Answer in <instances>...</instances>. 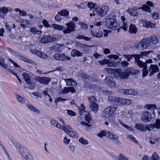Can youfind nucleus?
I'll return each instance as SVG.
<instances>
[{
	"label": "nucleus",
	"mask_w": 160,
	"mask_h": 160,
	"mask_svg": "<svg viewBox=\"0 0 160 160\" xmlns=\"http://www.w3.org/2000/svg\"><path fill=\"white\" fill-rule=\"evenodd\" d=\"M106 26L112 30H115L119 28L120 26L117 25L116 16L114 13H110L107 16L106 19Z\"/></svg>",
	"instance_id": "f257e3e1"
},
{
	"label": "nucleus",
	"mask_w": 160,
	"mask_h": 160,
	"mask_svg": "<svg viewBox=\"0 0 160 160\" xmlns=\"http://www.w3.org/2000/svg\"><path fill=\"white\" fill-rule=\"evenodd\" d=\"M97 136L100 138L106 137L108 139L113 141L114 143L116 144H118L119 142L118 139V136L114 134L112 132L108 130H102L97 134Z\"/></svg>",
	"instance_id": "f03ea898"
},
{
	"label": "nucleus",
	"mask_w": 160,
	"mask_h": 160,
	"mask_svg": "<svg viewBox=\"0 0 160 160\" xmlns=\"http://www.w3.org/2000/svg\"><path fill=\"white\" fill-rule=\"evenodd\" d=\"M142 9L143 11H145L150 13L151 12V10L147 5H143L142 7L137 8L135 6H133L131 9H128L127 10V12L131 15L136 16L138 15V14L137 12L138 9Z\"/></svg>",
	"instance_id": "7ed1b4c3"
},
{
	"label": "nucleus",
	"mask_w": 160,
	"mask_h": 160,
	"mask_svg": "<svg viewBox=\"0 0 160 160\" xmlns=\"http://www.w3.org/2000/svg\"><path fill=\"white\" fill-rule=\"evenodd\" d=\"M109 10V8L107 6H103L101 8L97 6L94 8V11L98 15L103 17L107 14Z\"/></svg>",
	"instance_id": "20e7f679"
},
{
	"label": "nucleus",
	"mask_w": 160,
	"mask_h": 160,
	"mask_svg": "<svg viewBox=\"0 0 160 160\" xmlns=\"http://www.w3.org/2000/svg\"><path fill=\"white\" fill-rule=\"evenodd\" d=\"M66 27H64L62 32L64 34L70 33L71 32L75 31L76 25L74 22L70 21L66 24Z\"/></svg>",
	"instance_id": "39448f33"
},
{
	"label": "nucleus",
	"mask_w": 160,
	"mask_h": 160,
	"mask_svg": "<svg viewBox=\"0 0 160 160\" xmlns=\"http://www.w3.org/2000/svg\"><path fill=\"white\" fill-rule=\"evenodd\" d=\"M22 75L24 79L27 84L29 85V88L33 89L35 88L36 84L34 80L31 79L29 75L26 72H23Z\"/></svg>",
	"instance_id": "423d86ee"
},
{
	"label": "nucleus",
	"mask_w": 160,
	"mask_h": 160,
	"mask_svg": "<svg viewBox=\"0 0 160 160\" xmlns=\"http://www.w3.org/2000/svg\"><path fill=\"white\" fill-rule=\"evenodd\" d=\"M150 39L148 38H144L139 42L137 46V48L138 50H143L150 47Z\"/></svg>",
	"instance_id": "0eeeda50"
},
{
	"label": "nucleus",
	"mask_w": 160,
	"mask_h": 160,
	"mask_svg": "<svg viewBox=\"0 0 160 160\" xmlns=\"http://www.w3.org/2000/svg\"><path fill=\"white\" fill-rule=\"evenodd\" d=\"M117 108L116 105H111L105 108L103 111V114L106 117H110L113 112L116 111Z\"/></svg>",
	"instance_id": "6e6552de"
},
{
	"label": "nucleus",
	"mask_w": 160,
	"mask_h": 160,
	"mask_svg": "<svg viewBox=\"0 0 160 160\" xmlns=\"http://www.w3.org/2000/svg\"><path fill=\"white\" fill-rule=\"evenodd\" d=\"M57 40L56 38L52 37L49 35H43L40 42L43 43H48L55 42Z\"/></svg>",
	"instance_id": "1a4fd4ad"
},
{
	"label": "nucleus",
	"mask_w": 160,
	"mask_h": 160,
	"mask_svg": "<svg viewBox=\"0 0 160 160\" xmlns=\"http://www.w3.org/2000/svg\"><path fill=\"white\" fill-rule=\"evenodd\" d=\"M65 47L63 44L56 43L54 45L49 47L50 49L55 52H59L62 51Z\"/></svg>",
	"instance_id": "9d476101"
},
{
	"label": "nucleus",
	"mask_w": 160,
	"mask_h": 160,
	"mask_svg": "<svg viewBox=\"0 0 160 160\" xmlns=\"http://www.w3.org/2000/svg\"><path fill=\"white\" fill-rule=\"evenodd\" d=\"M35 80L43 84H48L51 80L50 78L46 77H36Z\"/></svg>",
	"instance_id": "9b49d317"
},
{
	"label": "nucleus",
	"mask_w": 160,
	"mask_h": 160,
	"mask_svg": "<svg viewBox=\"0 0 160 160\" xmlns=\"http://www.w3.org/2000/svg\"><path fill=\"white\" fill-rule=\"evenodd\" d=\"M54 58L57 60L62 61H65V60H70L71 59L70 58L66 56L65 54L62 53H56L54 55Z\"/></svg>",
	"instance_id": "f8f14e48"
},
{
	"label": "nucleus",
	"mask_w": 160,
	"mask_h": 160,
	"mask_svg": "<svg viewBox=\"0 0 160 160\" xmlns=\"http://www.w3.org/2000/svg\"><path fill=\"white\" fill-rule=\"evenodd\" d=\"M140 56L139 55L135 58V63L140 68H142L144 70L147 69V63L143 62L140 60Z\"/></svg>",
	"instance_id": "ddd939ff"
},
{
	"label": "nucleus",
	"mask_w": 160,
	"mask_h": 160,
	"mask_svg": "<svg viewBox=\"0 0 160 160\" xmlns=\"http://www.w3.org/2000/svg\"><path fill=\"white\" fill-rule=\"evenodd\" d=\"M148 71L149 72V76H152L155 73L158 72L159 71V69L158 65L151 64L148 68Z\"/></svg>",
	"instance_id": "4468645a"
},
{
	"label": "nucleus",
	"mask_w": 160,
	"mask_h": 160,
	"mask_svg": "<svg viewBox=\"0 0 160 160\" xmlns=\"http://www.w3.org/2000/svg\"><path fill=\"white\" fill-rule=\"evenodd\" d=\"M63 128L64 129H62V130L66 132L70 137H74L76 134V132L74 131L71 127L69 125L64 126Z\"/></svg>",
	"instance_id": "2eb2a0df"
},
{
	"label": "nucleus",
	"mask_w": 160,
	"mask_h": 160,
	"mask_svg": "<svg viewBox=\"0 0 160 160\" xmlns=\"http://www.w3.org/2000/svg\"><path fill=\"white\" fill-rule=\"evenodd\" d=\"M151 118V114L148 112L146 111L142 113L141 119L143 122H147L150 121Z\"/></svg>",
	"instance_id": "dca6fc26"
},
{
	"label": "nucleus",
	"mask_w": 160,
	"mask_h": 160,
	"mask_svg": "<svg viewBox=\"0 0 160 160\" xmlns=\"http://www.w3.org/2000/svg\"><path fill=\"white\" fill-rule=\"evenodd\" d=\"M117 74L118 76L122 79H127L129 76V74L127 72H121V69H118L117 71L115 72V74Z\"/></svg>",
	"instance_id": "f3484780"
},
{
	"label": "nucleus",
	"mask_w": 160,
	"mask_h": 160,
	"mask_svg": "<svg viewBox=\"0 0 160 160\" xmlns=\"http://www.w3.org/2000/svg\"><path fill=\"white\" fill-rule=\"evenodd\" d=\"M70 92L72 93H74L75 92V90L72 87H65L62 89H61L59 91V94H66L69 93Z\"/></svg>",
	"instance_id": "a211bd4d"
},
{
	"label": "nucleus",
	"mask_w": 160,
	"mask_h": 160,
	"mask_svg": "<svg viewBox=\"0 0 160 160\" xmlns=\"http://www.w3.org/2000/svg\"><path fill=\"white\" fill-rule=\"evenodd\" d=\"M16 57L18 58L19 59L22 61H23L28 63H31L32 61L31 60L28 58L24 55H22L19 53H18Z\"/></svg>",
	"instance_id": "6ab92c4d"
},
{
	"label": "nucleus",
	"mask_w": 160,
	"mask_h": 160,
	"mask_svg": "<svg viewBox=\"0 0 160 160\" xmlns=\"http://www.w3.org/2000/svg\"><path fill=\"white\" fill-rule=\"evenodd\" d=\"M142 22L143 26L145 28H154L155 26V24L151 23V22L148 21L146 20H142Z\"/></svg>",
	"instance_id": "aec40b11"
},
{
	"label": "nucleus",
	"mask_w": 160,
	"mask_h": 160,
	"mask_svg": "<svg viewBox=\"0 0 160 160\" xmlns=\"http://www.w3.org/2000/svg\"><path fill=\"white\" fill-rule=\"evenodd\" d=\"M90 107L92 111L95 113L97 112L98 110L99 106L94 101L90 102Z\"/></svg>",
	"instance_id": "412c9836"
},
{
	"label": "nucleus",
	"mask_w": 160,
	"mask_h": 160,
	"mask_svg": "<svg viewBox=\"0 0 160 160\" xmlns=\"http://www.w3.org/2000/svg\"><path fill=\"white\" fill-rule=\"evenodd\" d=\"M64 81L66 82L67 86H74L77 85L76 82L72 78L65 79Z\"/></svg>",
	"instance_id": "4be33fe9"
},
{
	"label": "nucleus",
	"mask_w": 160,
	"mask_h": 160,
	"mask_svg": "<svg viewBox=\"0 0 160 160\" xmlns=\"http://www.w3.org/2000/svg\"><path fill=\"white\" fill-rule=\"evenodd\" d=\"M50 123L54 127H56L62 130L64 129L63 128L64 126H62L60 123H59L57 121L54 119L51 120L50 121Z\"/></svg>",
	"instance_id": "5701e85b"
},
{
	"label": "nucleus",
	"mask_w": 160,
	"mask_h": 160,
	"mask_svg": "<svg viewBox=\"0 0 160 160\" xmlns=\"http://www.w3.org/2000/svg\"><path fill=\"white\" fill-rule=\"evenodd\" d=\"M121 19L122 21L123 25L119 27V29L122 28L124 31H127L128 29V25L126 21V19L124 16H122Z\"/></svg>",
	"instance_id": "b1692460"
},
{
	"label": "nucleus",
	"mask_w": 160,
	"mask_h": 160,
	"mask_svg": "<svg viewBox=\"0 0 160 160\" xmlns=\"http://www.w3.org/2000/svg\"><path fill=\"white\" fill-rule=\"evenodd\" d=\"M71 54V55L73 57H80L82 56L83 55L82 52L75 49L72 50Z\"/></svg>",
	"instance_id": "393cba45"
},
{
	"label": "nucleus",
	"mask_w": 160,
	"mask_h": 160,
	"mask_svg": "<svg viewBox=\"0 0 160 160\" xmlns=\"http://www.w3.org/2000/svg\"><path fill=\"white\" fill-rule=\"evenodd\" d=\"M138 31V29L134 24H131L129 28L128 32L130 34H135Z\"/></svg>",
	"instance_id": "a878e982"
},
{
	"label": "nucleus",
	"mask_w": 160,
	"mask_h": 160,
	"mask_svg": "<svg viewBox=\"0 0 160 160\" xmlns=\"http://www.w3.org/2000/svg\"><path fill=\"white\" fill-rule=\"evenodd\" d=\"M26 105L27 107L31 110L36 112L37 113H40L39 110L37 109L31 104L29 103H26Z\"/></svg>",
	"instance_id": "bb28decb"
},
{
	"label": "nucleus",
	"mask_w": 160,
	"mask_h": 160,
	"mask_svg": "<svg viewBox=\"0 0 160 160\" xmlns=\"http://www.w3.org/2000/svg\"><path fill=\"white\" fill-rule=\"evenodd\" d=\"M91 34L94 37H95L98 38H100L102 37L103 33L102 32L98 31V32H94L92 30L90 32Z\"/></svg>",
	"instance_id": "cd10ccee"
},
{
	"label": "nucleus",
	"mask_w": 160,
	"mask_h": 160,
	"mask_svg": "<svg viewBox=\"0 0 160 160\" xmlns=\"http://www.w3.org/2000/svg\"><path fill=\"white\" fill-rule=\"evenodd\" d=\"M122 92L123 93L126 94L135 95V92L132 89H122Z\"/></svg>",
	"instance_id": "c85d7f7f"
},
{
	"label": "nucleus",
	"mask_w": 160,
	"mask_h": 160,
	"mask_svg": "<svg viewBox=\"0 0 160 160\" xmlns=\"http://www.w3.org/2000/svg\"><path fill=\"white\" fill-rule=\"evenodd\" d=\"M105 82H106V81H108L106 83L107 85L109 86L111 88H114L115 86V84L114 82H112L111 80H110L108 79V77H106L104 80Z\"/></svg>",
	"instance_id": "c756f323"
},
{
	"label": "nucleus",
	"mask_w": 160,
	"mask_h": 160,
	"mask_svg": "<svg viewBox=\"0 0 160 160\" xmlns=\"http://www.w3.org/2000/svg\"><path fill=\"white\" fill-rule=\"evenodd\" d=\"M138 54H132V55H125L123 54V56L127 59V60L128 62H130V60L132 59V58H135H135L138 56Z\"/></svg>",
	"instance_id": "7c9ffc66"
},
{
	"label": "nucleus",
	"mask_w": 160,
	"mask_h": 160,
	"mask_svg": "<svg viewBox=\"0 0 160 160\" xmlns=\"http://www.w3.org/2000/svg\"><path fill=\"white\" fill-rule=\"evenodd\" d=\"M135 128L141 131H146L147 129L142 124H136Z\"/></svg>",
	"instance_id": "2f4dec72"
},
{
	"label": "nucleus",
	"mask_w": 160,
	"mask_h": 160,
	"mask_svg": "<svg viewBox=\"0 0 160 160\" xmlns=\"http://www.w3.org/2000/svg\"><path fill=\"white\" fill-rule=\"evenodd\" d=\"M18 147L19 152L22 155V156H23V155L24 154H25V153L27 152L26 148L22 147L20 144L18 145Z\"/></svg>",
	"instance_id": "473e14b6"
},
{
	"label": "nucleus",
	"mask_w": 160,
	"mask_h": 160,
	"mask_svg": "<svg viewBox=\"0 0 160 160\" xmlns=\"http://www.w3.org/2000/svg\"><path fill=\"white\" fill-rule=\"evenodd\" d=\"M58 14H59L60 16L65 17L68 16L69 15V12L67 10L64 9L58 12Z\"/></svg>",
	"instance_id": "72a5a7b5"
},
{
	"label": "nucleus",
	"mask_w": 160,
	"mask_h": 160,
	"mask_svg": "<svg viewBox=\"0 0 160 160\" xmlns=\"http://www.w3.org/2000/svg\"><path fill=\"white\" fill-rule=\"evenodd\" d=\"M150 39V43L156 45L158 42V38L154 36H152L148 38Z\"/></svg>",
	"instance_id": "f704fd0d"
},
{
	"label": "nucleus",
	"mask_w": 160,
	"mask_h": 160,
	"mask_svg": "<svg viewBox=\"0 0 160 160\" xmlns=\"http://www.w3.org/2000/svg\"><path fill=\"white\" fill-rule=\"evenodd\" d=\"M49 102L48 103L49 106L52 108L54 107H57L58 102L59 101H49Z\"/></svg>",
	"instance_id": "c9c22d12"
},
{
	"label": "nucleus",
	"mask_w": 160,
	"mask_h": 160,
	"mask_svg": "<svg viewBox=\"0 0 160 160\" xmlns=\"http://www.w3.org/2000/svg\"><path fill=\"white\" fill-rule=\"evenodd\" d=\"M76 38L78 39H83L85 40L86 41H89L91 39V38L89 37L80 34L78 35L76 37Z\"/></svg>",
	"instance_id": "e433bc0d"
},
{
	"label": "nucleus",
	"mask_w": 160,
	"mask_h": 160,
	"mask_svg": "<svg viewBox=\"0 0 160 160\" xmlns=\"http://www.w3.org/2000/svg\"><path fill=\"white\" fill-rule=\"evenodd\" d=\"M145 107L148 110H153L157 109L156 106L155 104H147L145 105Z\"/></svg>",
	"instance_id": "4c0bfd02"
},
{
	"label": "nucleus",
	"mask_w": 160,
	"mask_h": 160,
	"mask_svg": "<svg viewBox=\"0 0 160 160\" xmlns=\"http://www.w3.org/2000/svg\"><path fill=\"white\" fill-rule=\"evenodd\" d=\"M52 27L54 29L59 30H63V27L61 25H59L56 24H52V25L51 27Z\"/></svg>",
	"instance_id": "58836bf2"
},
{
	"label": "nucleus",
	"mask_w": 160,
	"mask_h": 160,
	"mask_svg": "<svg viewBox=\"0 0 160 160\" xmlns=\"http://www.w3.org/2000/svg\"><path fill=\"white\" fill-rule=\"evenodd\" d=\"M0 9L1 10L2 13L4 15V17L5 16L8 12L12 11L11 9L8 10V8L6 7H2L0 8Z\"/></svg>",
	"instance_id": "ea45409f"
},
{
	"label": "nucleus",
	"mask_w": 160,
	"mask_h": 160,
	"mask_svg": "<svg viewBox=\"0 0 160 160\" xmlns=\"http://www.w3.org/2000/svg\"><path fill=\"white\" fill-rule=\"evenodd\" d=\"M93 47V45H87L84 44L82 49V50L83 52H86L89 51L90 47Z\"/></svg>",
	"instance_id": "a19ab883"
},
{
	"label": "nucleus",
	"mask_w": 160,
	"mask_h": 160,
	"mask_svg": "<svg viewBox=\"0 0 160 160\" xmlns=\"http://www.w3.org/2000/svg\"><path fill=\"white\" fill-rule=\"evenodd\" d=\"M29 23L30 21H29L23 20L22 22L21 26L24 28H25L28 27V26L29 24Z\"/></svg>",
	"instance_id": "79ce46f5"
},
{
	"label": "nucleus",
	"mask_w": 160,
	"mask_h": 160,
	"mask_svg": "<svg viewBox=\"0 0 160 160\" xmlns=\"http://www.w3.org/2000/svg\"><path fill=\"white\" fill-rule=\"evenodd\" d=\"M37 56L42 58L47 59L48 56L47 55L44 53L38 51V52L37 53Z\"/></svg>",
	"instance_id": "37998d69"
},
{
	"label": "nucleus",
	"mask_w": 160,
	"mask_h": 160,
	"mask_svg": "<svg viewBox=\"0 0 160 160\" xmlns=\"http://www.w3.org/2000/svg\"><path fill=\"white\" fill-rule=\"evenodd\" d=\"M117 103H119L120 105H129L131 103V101H117Z\"/></svg>",
	"instance_id": "c03bdc74"
},
{
	"label": "nucleus",
	"mask_w": 160,
	"mask_h": 160,
	"mask_svg": "<svg viewBox=\"0 0 160 160\" xmlns=\"http://www.w3.org/2000/svg\"><path fill=\"white\" fill-rule=\"evenodd\" d=\"M30 32L33 34L37 33L39 35L41 33V31L38 30L36 28H32L30 30Z\"/></svg>",
	"instance_id": "a18cd8bd"
},
{
	"label": "nucleus",
	"mask_w": 160,
	"mask_h": 160,
	"mask_svg": "<svg viewBox=\"0 0 160 160\" xmlns=\"http://www.w3.org/2000/svg\"><path fill=\"white\" fill-rule=\"evenodd\" d=\"M83 44L84 43H81L78 41H76L74 43L75 47L79 49H82Z\"/></svg>",
	"instance_id": "49530a36"
},
{
	"label": "nucleus",
	"mask_w": 160,
	"mask_h": 160,
	"mask_svg": "<svg viewBox=\"0 0 160 160\" xmlns=\"http://www.w3.org/2000/svg\"><path fill=\"white\" fill-rule=\"evenodd\" d=\"M159 157L157 154L155 152L153 153L152 158H150L149 160H159Z\"/></svg>",
	"instance_id": "de8ad7c7"
},
{
	"label": "nucleus",
	"mask_w": 160,
	"mask_h": 160,
	"mask_svg": "<svg viewBox=\"0 0 160 160\" xmlns=\"http://www.w3.org/2000/svg\"><path fill=\"white\" fill-rule=\"evenodd\" d=\"M96 4L95 3H94L93 2H88L87 4V6H88V7L90 8V10H91L92 8H95L96 7Z\"/></svg>",
	"instance_id": "09e8293b"
},
{
	"label": "nucleus",
	"mask_w": 160,
	"mask_h": 160,
	"mask_svg": "<svg viewBox=\"0 0 160 160\" xmlns=\"http://www.w3.org/2000/svg\"><path fill=\"white\" fill-rule=\"evenodd\" d=\"M7 49L8 52L15 57H16L17 55L18 54V53L9 48H8Z\"/></svg>",
	"instance_id": "8fccbe9b"
},
{
	"label": "nucleus",
	"mask_w": 160,
	"mask_h": 160,
	"mask_svg": "<svg viewBox=\"0 0 160 160\" xmlns=\"http://www.w3.org/2000/svg\"><path fill=\"white\" fill-rule=\"evenodd\" d=\"M48 89L47 88H45L43 91V94L47 96V98L49 99V100H52L50 95L48 94Z\"/></svg>",
	"instance_id": "3c124183"
},
{
	"label": "nucleus",
	"mask_w": 160,
	"mask_h": 160,
	"mask_svg": "<svg viewBox=\"0 0 160 160\" xmlns=\"http://www.w3.org/2000/svg\"><path fill=\"white\" fill-rule=\"evenodd\" d=\"M128 138L130 139L133 142L137 144L138 143V141L132 135H129Z\"/></svg>",
	"instance_id": "603ef678"
},
{
	"label": "nucleus",
	"mask_w": 160,
	"mask_h": 160,
	"mask_svg": "<svg viewBox=\"0 0 160 160\" xmlns=\"http://www.w3.org/2000/svg\"><path fill=\"white\" fill-rule=\"evenodd\" d=\"M85 120L88 123L90 122V121L92 120V118L89 113H88L87 114L85 115Z\"/></svg>",
	"instance_id": "864d4df0"
},
{
	"label": "nucleus",
	"mask_w": 160,
	"mask_h": 160,
	"mask_svg": "<svg viewBox=\"0 0 160 160\" xmlns=\"http://www.w3.org/2000/svg\"><path fill=\"white\" fill-rule=\"evenodd\" d=\"M79 141L80 143L84 145H87L88 143V141L87 140L84 139L82 137L79 139Z\"/></svg>",
	"instance_id": "5fc2aeb1"
},
{
	"label": "nucleus",
	"mask_w": 160,
	"mask_h": 160,
	"mask_svg": "<svg viewBox=\"0 0 160 160\" xmlns=\"http://www.w3.org/2000/svg\"><path fill=\"white\" fill-rule=\"evenodd\" d=\"M42 22L43 25L44 26V27L47 28L51 27L52 25L51 26L49 24L46 20L44 19L42 21Z\"/></svg>",
	"instance_id": "6e6d98bb"
},
{
	"label": "nucleus",
	"mask_w": 160,
	"mask_h": 160,
	"mask_svg": "<svg viewBox=\"0 0 160 160\" xmlns=\"http://www.w3.org/2000/svg\"><path fill=\"white\" fill-rule=\"evenodd\" d=\"M65 111H66L67 114L71 116H74L76 115L75 113L72 110H66Z\"/></svg>",
	"instance_id": "4d7b16f0"
},
{
	"label": "nucleus",
	"mask_w": 160,
	"mask_h": 160,
	"mask_svg": "<svg viewBox=\"0 0 160 160\" xmlns=\"http://www.w3.org/2000/svg\"><path fill=\"white\" fill-rule=\"evenodd\" d=\"M159 139L158 137H153L151 138L150 141V142L151 144H152L155 143V142H157Z\"/></svg>",
	"instance_id": "13d9d810"
},
{
	"label": "nucleus",
	"mask_w": 160,
	"mask_h": 160,
	"mask_svg": "<svg viewBox=\"0 0 160 160\" xmlns=\"http://www.w3.org/2000/svg\"><path fill=\"white\" fill-rule=\"evenodd\" d=\"M154 127L157 129H159L160 128V120L156 119V122L154 124Z\"/></svg>",
	"instance_id": "bf43d9fd"
},
{
	"label": "nucleus",
	"mask_w": 160,
	"mask_h": 160,
	"mask_svg": "<svg viewBox=\"0 0 160 160\" xmlns=\"http://www.w3.org/2000/svg\"><path fill=\"white\" fill-rule=\"evenodd\" d=\"M2 134L4 135L5 137L8 138H10V135L9 134V133H8L6 130L3 129L2 130Z\"/></svg>",
	"instance_id": "052dcab7"
},
{
	"label": "nucleus",
	"mask_w": 160,
	"mask_h": 160,
	"mask_svg": "<svg viewBox=\"0 0 160 160\" xmlns=\"http://www.w3.org/2000/svg\"><path fill=\"white\" fill-rule=\"evenodd\" d=\"M109 61L107 59H105L102 60L98 61V62L101 65H103L108 63Z\"/></svg>",
	"instance_id": "680f3d73"
},
{
	"label": "nucleus",
	"mask_w": 160,
	"mask_h": 160,
	"mask_svg": "<svg viewBox=\"0 0 160 160\" xmlns=\"http://www.w3.org/2000/svg\"><path fill=\"white\" fill-rule=\"evenodd\" d=\"M4 62H2V63H1L0 65L7 71L10 70V69L8 68V65L4 63Z\"/></svg>",
	"instance_id": "e2e57ef3"
},
{
	"label": "nucleus",
	"mask_w": 160,
	"mask_h": 160,
	"mask_svg": "<svg viewBox=\"0 0 160 160\" xmlns=\"http://www.w3.org/2000/svg\"><path fill=\"white\" fill-rule=\"evenodd\" d=\"M22 156L26 160H31L30 159L31 158V155H29L28 154H27V152L23 155Z\"/></svg>",
	"instance_id": "0e129e2a"
},
{
	"label": "nucleus",
	"mask_w": 160,
	"mask_h": 160,
	"mask_svg": "<svg viewBox=\"0 0 160 160\" xmlns=\"http://www.w3.org/2000/svg\"><path fill=\"white\" fill-rule=\"evenodd\" d=\"M80 28L83 29H86L87 28V26L86 24L84 22H81L79 23Z\"/></svg>",
	"instance_id": "69168bd1"
},
{
	"label": "nucleus",
	"mask_w": 160,
	"mask_h": 160,
	"mask_svg": "<svg viewBox=\"0 0 160 160\" xmlns=\"http://www.w3.org/2000/svg\"><path fill=\"white\" fill-rule=\"evenodd\" d=\"M54 19L56 21L58 22H61L62 20V18L60 16L59 14H58V12L56 15Z\"/></svg>",
	"instance_id": "338daca9"
},
{
	"label": "nucleus",
	"mask_w": 160,
	"mask_h": 160,
	"mask_svg": "<svg viewBox=\"0 0 160 160\" xmlns=\"http://www.w3.org/2000/svg\"><path fill=\"white\" fill-rule=\"evenodd\" d=\"M118 160H128V158L125 157L124 156L121 154L119 155L118 157Z\"/></svg>",
	"instance_id": "774afa93"
}]
</instances>
